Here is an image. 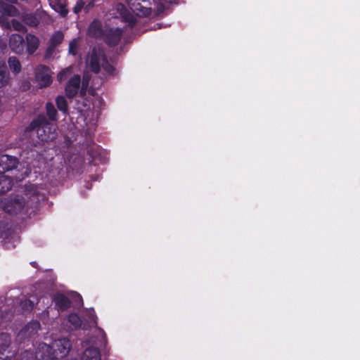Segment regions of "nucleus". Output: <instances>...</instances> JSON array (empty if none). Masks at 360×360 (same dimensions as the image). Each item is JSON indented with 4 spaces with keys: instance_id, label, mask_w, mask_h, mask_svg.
<instances>
[{
    "instance_id": "obj_1",
    "label": "nucleus",
    "mask_w": 360,
    "mask_h": 360,
    "mask_svg": "<svg viewBox=\"0 0 360 360\" xmlns=\"http://www.w3.org/2000/svg\"><path fill=\"white\" fill-rule=\"evenodd\" d=\"M136 0H127L131 12L127 11L123 4H118L115 7L117 13H114L116 18H122L123 21L128 22L129 25L131 27L136 22L134 15L142 17L150 14V10L148 8L141 5L139 2L136 3Z\"/></svg>"
},
{
    "instance_id": "obj_2",
    "label": "nucleus",
    "mask_w": 360,
    "mask_h": 360,
    "mask_svg": "<svg viewBox=\"0 0 360 360\" xmlns=\"http://www.w3.org/2000/svg\"><path fill=\"white\" fill-rule=\"evenodd\" d=\"M98 338L91 339L82 342V347L84 349L81 354L79 360H101L99 347H105L106 345V337L105 332L101 328H96Z\"/></svg>"
},
{
    "instance_id": "obj_3",
    "label": "nucleus",
    "mask_w": 360,
    "mask_h": 360,
    "mask_svg": "<svg viewBox=\"0 0 360 360\" xmlns=\"http://www.w3.org/2000/svg\"><path fill=\"white\" fill-rule=\"evenodd\" d=\"M101 65L107 75H113L115 74V69L104 58L103 51L101 49L94 48L86 60V67L94 73H98Z\"/></svg>"
},
{
    "instance_id": "obj_4",
    "label": "nucleus",
    "mask_w": 360,
    "mask_h": 360,
    "mask_svg": "<svg viewBox=\"0 0 360 360\" xmlns=\"http://www.w3.org/2000/svg\"><path fill=\"white\" fill-rule=\"evenodd\" d=\"M30 130L36 133L41 141H49L56 137V127L46 121L44 116H39L34 120L29 127Z\"/></svg>"
},
{
    "instance_id": "obj_5",
    "label": "nucleus",
    "mask_w": 360,
    "mask_h": 360,
    "mask_svg": "<svg viewBox=\"0 0 360 360\" xmlns=\"http://www.w3.org/2000/svg\"><path fill=\"white\" fill-rule=\"evenodd\" d=\"M54 354L51 346L46 343H40L35 352L25 350L20 354L19 360H54Z\"/></svg>"
},
{
    "instance_id": "obj_6",
    "label": "nucleus",
    "mask_w": 360,
    "mask_h": 360,
    "mask_svg": "<svg viewBox=\"0 0 360 360\" xmlns=\"http://www.w3.org/2000/svg\"><path fill=\"white\" fill-rule=\"evenodd\" d=\"M89 73L85 72L83 76L82 86H80V77L79 75L72 77L65 86L66 95L72 98L79 92L81 96H84L89 86Z\"/></svg>"
},
{
    "instance_id": "obj_7",
    "label": "nucleus",
    "mask_w": 360,
    "mask_h": 360,
    "mask_svg": "<svg viewBox=\"0 0 360 360\" xmlns=\"http://www.w3.org/2000/svg\"><path fill=\"white\" fill-rule=\"evenodd\" d=\"M71 347V342L67 338L55 340L51 347L54 354V359H58L65 357L69 354Z\"/></svg>"
},
{
    "instance_id": "obj_8",
    "label": "nucleus",
    "mask_w": 360,
    "mask_h": 360,
    "mask_svg": "<svg viewBox=\"0 0 360 360\" xmlns=\"http://www.w3.org/2000/svg\"><path fill=\"white\" fill-rule=\"evenodd\" d=\"M36 81L41 87H46L51 84L52 82L51 72L50 70L45 66H39L36 69Z\"/></svg>"
},
{
    "instance_id": "obj_9",
    "label": "nucleus",
    "mask_w": 360,
    "mask_h": 360,
    "mask_svg": "<svg viewBox=\"0 0 360 360\" xmlns=\"http://www.w3.org/2000/svg\"><path fill=\"white\" fill-rule=\"evenodd\" d=\"M11 338L7 333L0 334V360H11L13 352L8 349Z\"/></svg>"
},
{
    "instance_id": "obj_10",
    "label": "nucleus",
    "mask_w": 360,
    "mask_h": 360,
    "mask_svg": "<svg viewBox=\"0 0 360 360\" xmlns=\"http://www.w3.org/2000/svg\"><path fill=\"white\" fill-rule=\"evenodd\" d=\"M25 206L24 198L17 196L14 199L9 200L4 206V210L10 214H17L21 212Z\"/></svg>"
},
{
    "instance_id": "obj_11",
    "label": "nucleus",
    "mask_w": 360,
    "mask_h": 360,
    "mask_svg": "<svg viewBox=\"0 0 360 360\" xmlns=\"http://www.w3.org/2000/svg\"><path fill=\"white\" fill-rule=\"evenodd\" d=\"M40 329V324L38 321H32L24 327L18 334V340L22 341L23 340L30 338L35 335Z\"/></svg>"
},
{
    "instance_id": "obj_12",
    "label": "nucleus",
    "mask_w": 360,
    "mask_h": 360,
    "mask_svg": "<svg viewBox=\"0 0 360 360\" xmlns=\"http://www.w3.org/2000/svg\"><path fill=\"white\" fill-rule=\"evenodd\" d=\"M9 46L11 50L18 54L22 53L25 50L23 37L18 34H13L10 37Z\"/></svg>"
},
{
    "instance_id": "obj_13",
    "label": "nucleus",
    "mask_w": 360,
    "mask_h": 360,
    "mask_svg": "<svg viewBox=\"0 0 360 360\" xmlns=\"http://www.w3.org/2000/svg\"><path fill=\"white\" fill-rule=\"evenodd\" d=\"M18 164V160L7 155H0V174L14 169Z\"/></svg>"
},
{
    "instance_id": "obj_14",
    "label": "nucleus",
    "mask_w": 360,
    "mask_h": 360,
    "mask_svg": "<svg viewBox=\"0 0 360 360\" xmlns=\"http://www.w3.org/2000/svg\"><path fill=\"white\" fill-rule=\"evenodd\" d=\"M122 34V30L119 28H111L106 31V33H104V36L103 37L109 45L114 46L120 41Z\"/></svg>"
},
{
    "instance_id": "obj_15",
    "label": "nucleus",
    "mask_w": 360,
    "mask_h": 360,
    "mask_svg": "<svg viewBox=\"0 0 360 360\" xmlns=\"http://www.w3.org/2000/svg\"><path fill=\"white\" fill-rule=\"evenodd\" d=\"M13 0H0V9L2 12L11 16H17L19 14L17 8L8 3H13Z\"/></svg>"
},
{
    "instance_id": "obj_16",
    "label": "nucleus",
    "mask_w": 360,
    "mask_h": 360,
    "mask_svg": "<svg viewBox=\"0 0 360 360\" xmlns=\"http://www.w3.org/2000/svg\"><path fill=\"white\" fill-rule=\"evenodd\" d=\"M88 34L96 38L103 37L104 32L101 22L98 20H94L89 26Z\"/></svg>"
},
{
    "instance_id": "obj_17",
    "label": "nucleus",
    "mask_w": 360,
    "mask_h": 360,
    "mask_svg": "<svg viewBox=\"0 0 360 360\" xmlns=\"http://www.w3.org/2000/svg\"><path fill=\"white\" fill-rule=\"evenodd\" d=\"M27 51L30 54H32L38 49L39 39L33 34H28L26 36Z\"/></svg>"
},
{
    "instance_id": "obj_18",
    "label": "nucleus",
    "mask_w": 360,
    "mask_h": 360,
    "mask_svg": "<svg viewBox=\"0 0 360 360\" xmlns=\"http://www.w3.org/2000/svg\"><path fill=\"white\" fill-rule=\"evenodd\" d=\"M9 80V72L5 60L0 58V88L5 86Z\"/></svg>"
},
{
    "instance_id": "obj_19",
    "label": "nucleus",
    "mask_w": 360,
    "mask_h": 360,
    "mask_svg": "<svg viewBox=\"0 0 360 360\" xmlns=\"http://www.w3.org/2000/svg\"><path fill=\"white\" fill-rule=\"evenodd\" d=\"M50 6L62 15H65L68 13L66 9L65 0H49Z\"/></svg>"
},
{
    "instance_id": "obj_20",
    "label": "nucleus",
    "mask_w": 360,
    "mask_h": 360,
    "mask_svg": "<svg viewBox=\"0 0 360 360\" xmlns=\"http://www.w3.org/2000/svg\"><path fill=\"white\" fill-rule=\"evenodd\" d=\"M13 185V181L11 178L6 175L0 176V194L11 190Z\"/></svg>"
},
{
    "instance_id": "obj_21",
    "label": "nucleus",
    "mask_w": 360,
    "mask_h": 360,
    "mask_svg": "<svg viewBox=\"0 0 360 360\" xmlns=\"http://www.w3.org/2000/svg\"><path fill=\"white\" fill-rule=\"evenodd\" d=\"M53 301L55 302L56 305L61 310H65L70 306V301L65 295L61 294L56 295Z\"/></svg>"
},
{
    "instance_id": "obj_22",
    "label": "nucleus",
    "mask_w": 360,
    "mask_h": 360,
    "mask_svg": "<svg viewBox=\"0 0 360 360\" xmlns=\"http://www.w3.org/2000/svg\"><path fill=\"white\" fill-rule=\"evenodd\" d=\"M39 14H25L22 16L23 21L28 25L32 27L37 26L39 22Z\"/></svg>"
},
{
    "instance_id": "obj_23",
    "label": "nucleus",
    "mask_w": 360,
    "mask_h": 360,
    "mask_svg": "<svg viewBox=\"0 0 360 360\" xmlns=\"http://www.w3.org/2000/svg\"><path fill=\"white\" fill-rule=\"evenodd\" d=\"M10 70L15 74H18L21 71V64L19 60L14 56L10 57L8 60Z\"/></svg>"
},
{
    "instance_id": "obj_24",
    "label": "nucleus",
    "mask_w": 360,
    "mask_h": 360,
    "mask_svg": "<svg viewBox=\"0 0 360 360\" xmlns=\"http://www.w3.org/2000/svg\"><path fill=\"white\" fill-rule=\"evenodd\" d=\"M84 321L88 323L89 326H96L97 325V316L93 309L86 310Z\"/></svg>"
},
{
    "instance_id": "obj_25",
    "label": "nucleus",
    "mask_w": 360,
    "mask_h": 360,
    "mask_svg": "<svg viewBox=\"0 0 360 360\" xmlns=\"http://www.w3.org/2000/svg\"><path fill=\"white\" fill-rule=\"evenodd\" d=\"M64 35L63 32L58 31L56 32L50 39V47L49 49H53L55 46L60 44L63 40Z\"/></svg>"
},
{
    "instance_id": "obj_26",
    "label": "nucleus",
    "mask_w": 360,
    "mask_h": 360,
    "mask_svg": "<svg viewBox=\"0 0 360 360\" xmlns=\"http://www.w3.org/2000/svg\"><path fill=\"white\" fill-rule=\"evenodd\" d=\"M178 0H159V15L161 13L167 11L173 4H176Z\"/></svg>"
},
{
    "instance_id": "obj_27",
    "label": "nucleus",
    "mask_w": 360,
    "mask_h": 360,
    "mask_svg": "<svg viewBox=\"0 0 360 360\" xmlns=\"http://www.w3.org/2000/svg\"><path fill=\"white\" fill-rule=\"evenodd\" d=\"M68 322L73 328H78L82 326V321L75 314H70L68 318Z\"/></svg>"
},
{
    "instance_id": "obj_28",
    "label": "nucleus",
    "mask_w": 360,
    "mask_h": 360,
    "mask_svg": "<svg viewBox=\"0 0 360 360\" xmlns=\"http://www.w3.org/2000/svg\"><path fill=\"white\" fill-rule=\"evenodd\" d=\"M56 105L58 108L63 112H65L67 111V102L65 98L63 96H58L56 98Z\"/></svg>"
},
{
    "instance_id": "obj_29",
    "label": "nucleus",
    "mask_w": 360,
    "mask_h": 360,
    "mask_svg": "<svg viewBox=\"0 0 360 360\" xmlns=\"http://www.w3.org/2000/svg\"><path fill=\"white\" fill-rule=\"evenodd\" d=\"M46 112L47 115L49 117L50 120H55L56 116V110L54 108V105L51 103H48L46 104Z\"/></svg>"
},
{
    "instance_id": "obj_30",
    "label": "nucleus",
    "mask_w": 360,
    "mask_h": 360,
    "mask_svg": "<svg viewBox=\"0 0 360 360\" xmlns=\"http://www.w3.org/2000/svg\"><path fill=\"white\" fill-rule=\"evenodd\" d=\"M79 39H74L70 41L69 44V53L75 55L77 53V50L79 46Z\"/></svg>"
},
{
    "instance_id": "obj_31",
    "label": "nucleus",
    "mask_w": 360,
    "mask_h": 360,
    "mask_svg": "<svg viewBox=\"0 0 360 360\" xmlns=\"http://www.w3.org/2000/svg\"><path fill=\"white\" fill-rule=\"evenodd\" d=\"M34 304L35 303L34 300H27L22 302V308L25 310L28 311L32 309Z\"/></svg>"
},
{
    "instance_id": "obj_32",
    "label": "nucleus",
    "mask_w": 360,
    "mask_h": 360,
    "mask_svg": "<svg viewBox=\"0 0 360 360\" xmlns=\"http://www.w3.org/2000/svg\"><path fill=\"white\" fill-rule=\"evenodd\" d=\"M70 70L71 68H68L59 72V74L58 75V80L60 82L65 80L67 78L68 74L70 72Z\"/></svg>"
},
{
    "instance_id": "obj_33",
    "label": "nucleus",
    "mask_w": 360,
    "mask_h": 360,
    "mask_svg": "<svg viewBox=\"0 0 360 360\" xmlns=\"http://www.w3.org/2000/svg\"><path fill=\"white\" fill-rule=\"evenodd\" d=\"M11 26L18 31H23L25 30V27L15 20H12Z\"/></svg>"
},
{
    "instance_id": "obj_34",
    "label": "nucleus",
    "mask_w": 360,
    "mask_h": 360,
    "mask_svg": "<svg viewBox=\"0 0 360 360\" xmlns=\"http://www.w3.org/2000/svg\"><path fill=\"white\" fill-rule=\"evenodd\" d=\"M37 193V191H36V188L33 185H31V186H29L27 188H26V196H27L28 198L31 197V195H35Z\"/></svg>"
},
{
    "instance_id": "obj_35",
    "label": "nucleus",
    "mask_w": 360,
    "mask_h": 360,
    "mask_svg": "<svg viewBox=\"0 0 360 360\" xmlns=\"http://www.w3.org/2000/svg\"><path fill=\"white\" fill-rule=\"evenodd\" d=\"M84 3L82 0H78L74 7V12L78 13L83 8Z\"/></svg>"
},
{
    "instance_id": "obj_36",
    "label": "nucleus",
    "mask_w": 360,
    "mask_h": 360,
    "mask_svg": "<svg viewBox=\"0 0 360 360\" xmlns=\"http://www.w3.org/2000/svg\"><path fill=\"white\" fill-rule=\"evenodd\" d=\"M75 295L77 296V297L78 298V300H79V302H82V297L81 296L79 295V294H75Z\"/></svg>"
},
{
    "instance_id": "obj_37",
    "label": "nucleus",
    "mask_w": 360,
    "mask_h": 360,
    "mask_svg": "<svg viewBox=\"0 0 360 360\" xmlns=\"http://www.w3.org/2000/svg\"><path fill=\"white\" fill-rule=\"evenodd\" d=\"M94 130V126H91V128L89 129V131L88 133L90 134Z\"/></svg>"
},
{
    "instance_id": "obj_38",
    "label": "nucleus",
    "mask_w": 360,
    "mask_h": 360,
    "mask_svg": "<svg viewBox=\"0 0 360 360\" xmlns=\"http://www.w3.org/2000/svg\"><path fill=\"white\" fill-rule=\"evenodd\" d=\"M15 360H19L18 358H17Z\"/></svg>"
}]
</instances>
